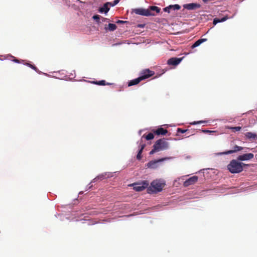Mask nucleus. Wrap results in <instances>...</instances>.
<instances>
[{
  "instance_id": "obj_1",
  "label": "nucleus",
  "mask_w": 257,
  "mask_h": 257,
  "mask_svg": "<svg viewBox=\"0 0 257 257\" xmlns=\"http://www.w3.org/2000/svg\"><path fill=\"white\" fill-rule=\"evenodd\" d=\"M153 149L150 152V155H153L156 152L165 150L169 148V143L165 139L157 140L153 146Z\"/></svg>"
},
{
  "instance_id": "obj_2",
  "label": "nucleus",
  "mask_w": 257,
  "mask_h": 257,
  "mask_svg": "<svg viewBox=\"0 0 257 257\" xmlns=\"http://www.w3.org/2000/svg\"><path fill=\"white\" fill-rule=\"evenodd\" d=\"M165 186L164 181L160 180H155L152 182L151 185L148 188L147 191L149 193H157L161 192Z\"/></svg>"
},
{
  "instance_id": "obj_3",
  "label": "nucleus",
  "mask_w": 257,
  "mask_h": 257,
  "mask_svg": "<svg viewBox=\"0 0 257 257\" xmlns=\"http://www.w3.org/2000/svg\"><path fill=\"white\" fill-rule=\"evenodd\" d=\"M246 165L235 160H232L227 166V169L231 173H238L243 170V166Z\"/></svg>"
},
{
  "instance_id": "obj_4",
  "label": "nucleus",
  "mask_w": 257,
  "mask_h": 257,
  "mask_svg": "<svg viewBox=\"0 0 257 257\" xmlns=\"http://www.w3.org/2000/svg\"><path fill=\"white\" fill-rule=\"evenodd\" d=\"M149 183L147 181H144L141 183L134 184V189L136 191H142L145 188H148Z\"/></svg>"
},
{
  "instance_id": "obj_5",
  "label": "nucleus",
  "mask_w": 257,
  "mask_h": 257,
  "mask_svg": "<svg viewBox=\"0 0 257 257\" xmlns=\"http://www.w3.org/2000/svg\"><path fill=\"white\" fill-rule=\"evenodd\" d=\"M136 14L145 16H155V14L150 12L149 9H137L134 10Z\"/></svg>"
},
{
  "instance_id": "obj_6",
  "label": "nucleus",
  "mask_w": 257,
  "mask_h": 257,
  "mask_svg": "<svg viewBox=\"0 0 257 257\" xmlns=\"http://www.w3.org/2000/svg\"><path fill=\"white\" fill-rule=\"evenodd\" d=\"M167 159V158H164L157 160L151 161L147 163L146 166L149 168L156 169L159 166V163L163 162V161L166 160Z\"/></svg>"
},
{
  "instance_id": "obj_7",
  "label": "nucleus",
  "mask_w": 257,
  "mask_h": 257,
  "mask_svg": "<svg viewBox=\"0 0 257 257\" xmlns=\"http://www.w3.org/2000/svg\"><path fill=\"white\" fill-rule=\"evenodd\" d=\"M155 72L154 71H151L149 69H146L142 72L141 75L140 77L141 80H143L153 76Z\"/></svg>"
},
{
  "instance_id": "obj_8",
  "label": "nucleus",
  "mask_w": 257,
  "mask_h": 257,
  "mask_svg": "<svg viewBox=\"0 0 257 257\" xmlns=\"http://www.w3.org/2000/svg\"><path fill=\"white\" fill-rule=\"evenodd\" d=\"M198 179V177L196 176H192L187 180H186L183 183L184 187H188L190 185H193L196 183Z\"/></svg>"
},
{
  "instance_id": "obj_9",
  "label": "nucleus",
  "mask_w": 257,
  "mask_h": 257,
  "mask_svg": "<svg viewBox=\"0 0 257 257\" xmlns=\"http://www.w3.org/2000/svg\"><path fill=\"white\" fill-rule=\"evenodd\" d=\"M242 150H243V147L238 146L237 145H235L233 146L232 150L220 153V154H221V155L231 154L236 153L238 151H241Z\"/></svg>"
},
{
  "instance_id": "obj_10",
  "label": "nucleus",
  "mask_w": 257,
  "mask_h": 257,
  "mask_svg": "<svg viewBox=\"0 0 257 257\" xmlns=\"http://www.w3.org/2000/svg\"><path fill=\"white\" fill-rule=\"evenodd\" d=\"M254 155L252 153L244 154L237 157V160L239 161H246L252 159Z\"/></svg>"
},
{
  "instance_id": "obj_11",
  "label": "nucleus",
  "mask_w": 257,
  "mask_h": 257,
  "mask_svg": "<svg viewBox=\"0 0 257 257\" xmlns=\"http://www.w3.org/2000/svg\"><path fill=\"white\" fill-rule=\"evenodd\" d=\"M184 8L189 10H195L200 7V5L197 3H190L184 5Z\"/></svg>"
},
{
  "instance_id": "obj_12",
  "label": "nucleus",
  "mask_w": 257,
  "mask_h": 257,
  "mask_svg": "<svg viewBox=\"0 0 257 257\" xmlns=\"http://www.w3.org/2000/svg\"><path fill=\"white\" fill-rule=\"evenodd\" d=\"M182 60V58H178L173 57V58L169 59L168 60V64L170 65L176 66V65L179 64Z\"/></svg>"
},
{
  "instance_id": "obj_13",
  "label": "nucleus",
  "mask_w": 257,
  "mask_h": 257,
  "mask_svg": "<svg viewBox=\"0 0 257 257\" xmlns=\"http://www.w3.org/2000/svg\"><path fill=\"white\" fill-rule=\"evenodd\" d=\"M154 134L157 135H165L167 133L168 131L166 129H164L163 127H160L154 131Z\"/></svg>"
},
{
  "instance_id": "obj_14",
  "label": "nucleus",
  "mask_w": 257,
  "mask_h": 257,
  "mask_svg": "<svg viewBox=\"0 0 257 257\" xmlns=\"http://www.w3.org/2000/svg\"><path fill=\"white\" fill-rule=\"evenodd\" d=\"M174 7L175 9H180L181 7L177 4L174 5H170L168 7H167L163 9V10L165 12H167L168 13H170L171 11V8Z\"/></svg>"
},
{
  "instance_id": "obj_15",
  "label": "nucleus",
  "mask_w": 257,
  "mask_h": 257,
  "mask_svg": "<svg viewBox=\"0 0 257 257\" xmlns=\"http://www.w3.org/2000/svg\"><path fill=\"white\" fill-rule=\"evenodd\" d=\"M146 147V145L145 144L142 143V144H140V149L137 155V159L138 160H141L142 159V153L143 152V150Z\"/></svg>"
},
{
  "instance_id": "obj_16",
  "label": "nucleus",
  "mask_w": 257,
  "mask_h": 257,
  "mask_svg": "<svg viewBox=\"0 0 257 257\" xmlns=\"http://www.w3.org/2000/svg\"><path fill=\"white\" fill-rule=\"evenodd\" d=\"M246 138L250 140H257V135L251 132H247L245 134Z\"/></svg>"
},
{
  "instance_id": "obj_17",
  "label": "nucleus",
  "mask_w": 257,
  "mask_h": 257,
  "mask_svg": "<svg viewBox=\"0 0 257 257\" xmlns=\"http://www.w3.org/2000/svg\"><path fill=\"white\" fill-rule=\"evenodd\" d=\"M110 4V3H107L105 4L102 7H101L99 9V11L100 13H106L108 12V11L109 10V8H108V5Z\"/></svg>"
},
{
  "instance_id": "obj_18",
  "label": "nucleus",
  "mask_w": 257,
  "mask_h": 257,
  "mask_svg": "<svg viewBox=\"0 0 257 257\" xmlns=\"http://www.w3.org/2000/svg\"><path fill=\"white\" fill-rule=\"evenodd\" d=\"M142 81L141 78L139 77L136 79L131 80L128 84V86L135 85L138 84L140 82Z\"/></svg>"
},
{
  "instance_id": "obj_19",
  "label": "nucleus",
  "mask_w": 257,
  "mask_h": 257,
  "mask_svg": "<svg viewBox=\"0 0 257 257\" xmlns=\"http://www.w3.org/2000/svg\"><path fill=\"white\" fill-rule=\"evenodd\" d=\"M207 41V39H200L196 41L191 46L192 48H194L196 47L199 46L203 42Z\"/></svg>"
},
{
  "instance_id": "obj_20",
  "label": "nucleus",
  "mask_w": 257,
  "mask_h": 257,
  "mask_svg": "<svg viewBox=\"0 0 257 257\" xmlns=\"http://www.w3.org/2000/svg\"><path fill=\"white\" fill-rule=\"evenodd\" d=\"M149 10H150V12L154 13L155 14V13L154 12H155L156 13H159L161 10L160 8L156 6H151L150 7Z\"/></svg>"
},
{
  "instance_id": "obj_21",
  "label": "nucleus",
  "mask_w": 257,
  "mask_h": 257,
  "mask_svg": "<svg viewBox=\"0 0 257 257\" xmlns=\"http://www.w3.org/2000/svg\"><path fill=\"white\" fill-rule=\"evenodd\" d=\"M93 84H97L98 85H109V83H106L105 81L104 80L98 81H93Z\"/></svg>"
},
{
  "instance_id": "obj_22",
  "label": "nucleus",
  "mask_w": 257,
  "mask_h": 257,
  "mask_svg": "<svg viewBox=\"0 0 257 257\" xmlns=\"http://www.w3.org/2000/svg\"><path fill=\"white\" fill-rule=\"evenodd\" d=\"M116 28H117V27H116V25H115L114 24L109 23L108 25L107 29L110 31H113L115 30H116Z\"/></svg>"
},
{
  "instance_id": "obj_23",
  "label": "nucleus",
  "mask_w": 257,
  "mask_h": 257,
  "mask_svg": "<svg viewBox=\"0 0 257 257\" xmlns=\"http://www.w3.org/2000/svg\"><path fill=\"white\" fill-rule=\"evenodd\" d=\"M143 137H145L147 140H151L154 139V136L153 134L150 133L146 136L143 135Z\"/></svg>"
},
{
  "instance_id": "obj_24",
  "label": "nucleus",
  "mask_w": 257,
  "mask_h": 257,
  "mask_svg": "<svg viewBox=\"0 0 257 257\" xmlns=\"http://www.w3.org/2000/svg\"><path fill=\"white\" fill-rule=\"evenodd\" d=\"M241 128V127L240 126H234L230 127V129L233 132L239 131Z\"/></svg>"
},
{
  "instance_id": "obj_25",
  "label": "nucleus",
  "mask_w": 257,
  "mask_h": 257,
  "mask_svg": "<svg viewBox=\"0 0 257 257\" xmlns=\"http://www.w3.org/2000/svg\"><path fill=\"white\" fill-rule=\"evenodd\" d=\"M26 65L27 66H28L29 67H30V68H31L33 69H34V70H35L36 71H37V72L38 71V69H37V68L35 66H34L33 65H32V64H31L30 63H26Z\"/></svg>"
},
{
  "instance_id": "obj_26",
  "label": "nucleus",
  "mask_w": 257,
  "mask_h": 257,
  "mask_svg": "<svg viewBox=\"0 0 257 257\" xmlns=\"http://www.w3.org/2000/svg\"><path fill=\"white\" fill-rule=\"evenodd\" d=\"M100 16L98 15H96L93 16V19L96 21V22H98L100 19Z\"/></svg>"
},
{
  "instance_id": "obj_27",
  "label": "nucleus",
  "mask_w": 257,
  "mask_h": 257,
  "mask_svg": "<svg viewBox=\"0 0 257 257\" xmlns=\"http://www.w3.org/2000/svg\"><path fill=\"white\" fill-rule=\"evenodd\" d=\"M202 132L203 133H208V134H210L216 133V131H209V130H203Z\"/></svg>"
},
{
  "instance_id": "obj_28",
  "label": "nucleus",
  "mask_w": 257,
  "mask_h": 257,
  "mask_svg": "<svg viewBox=\"0 0 257 257\" xmlns=\"http://www.w3.org/2000/svg\"><path fill=\"white\" fill-rule=\"evenodd\" d=\"M119 2V0H114L112 3H110V4H109L110 6L113 7L115 5H116Z\"/></svg>"
},
{
  "instance_id": "obj_29",
  "label": "nucleus",
  "mask_w": 257,
  "mask_h": 257,
  "mask_svg": "<svg viewBox=\"0 0 257 257\" xmlns=\"http://www.w3.org/2000/svg\"><path fill=\"white\" fill-rule=\"evenodd\" d=\"M187 130H183L181 128H177V132L182 133V134L185 133L186 132H187Z\"/></svg>"
},
{
  "instance_id": "obj_30",
  "label": "nucleus",
  "mask_w": 257,
  "mask_h": 257,
  "mask_svg": "<svg viewBox=\"0 0 257 257\" xmlns=\"http://www.w3.org/2000/svg\"><path fill=\"white\" fill-rule=\"evenodd\" d=\"M220 19L215 18L213 20V24L215 25L218 23H220Z\"/></svg>"
},
{
  "instance_id": "obj_31",
  "label": "nucleus",
  "mask_w": 257,
  "mask_h": 257,
  "mask_svg": "<svg viewBox=\"0 0 257 257\" xmlns=\"http://www.w3.org/2000/svg\"><path fill=\"white\" fill-rule=\"evenodd\" d=\"M228 19V17L227 16H225L223 18L220 19V22H224L226 20H227Z\"/></svg>"
},
{
  "instance_id": "obj_32",
  "label": "nucleus",
  "mask_w": 257,
  "mask_h": 257,
  "mask_svg": "<svg viewBox=\"0 0 257 257\" xmlns=\"http://www.w3.org/2000/svg\"><path fill=\"white\" fill-rule=\"evenodd\" d=\"M117 24H124L127 23V21H123L121 20H118L116 22Z\"/></svg>"
},
{
  "instance_id": "obj_33",
  "label": "nucleus",
  "mask_w": 257,
  "mask_h": 257,
  "mask_svg": "<svg viewBox=\"0 0 257 257\" xmlns=\"http://www.w3.org/2000/svg\"><path fill=\"white\" fill-rule=\"evenodd\" d=\"M203 121H194L193 122L191 123V124H196L198 123H202Z\"/></svg>"
},
{
  "instance_id": "obj_34",
  "label": "nucleus",
  "mask_w": 257,
  "mask_h": 257,
  "mask_svg": "<svg viewBox=\"0 0 257 257\" xmlns=\"http://www.w3.org/2000/svg\"><path fill=\"white\" fill-rule=\"evenodd\" d=\"M14 62H17V63H19V60L18 59H14L13 60Z\"/></svg>"
},
{
  "instance_id": "obj_35",
  "label": "nucleus",
  "mask_w": 257,
  "mask_h": 257,
  "mask_svg": "<svg viewBox=\"0 0 257 257\" xmlns=\"http://www.w3.org/2000/svg\"><path fill=\"white\" fill-rule=\"evenodd\" d=\"M179 10V9H175V8H174V7L171 8V10H174L175 11V10Z\"/></svg>"
},
{
  "instance_id": "obj_36",
  "label": "nucleus",
  "mask_w": 257,
  "mask_h": 257,
  "mask_svg": "<svg viewBox=\"0 0 257 257\" xmlns=\"http://www.w3.org/2000/svg\"><path fill=\"white\" fill-rule=\"evenodd\" d=\"M99 177H100L101 178H102V177H100V176H98V178H99Z\"/></svg>"
},
{
  "instance_id": "obj_37",
  "label": "nucleus",
  "mask_w": 257,
  "mask_h": 257,
  "mask_svg": "<svg viewBox=\"0 0 257 257\" xmlns=\"http://www.w3.org/2000/svg\"><path fill=\"white\" fill-rule=\"evenodd\" d=\"M141 142H142V141H141ZM140 144H142L141 143H140Z\"/></svg>"
}]
</instances>
